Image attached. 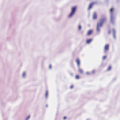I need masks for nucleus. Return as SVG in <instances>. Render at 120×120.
<instances>
[{
  "mask_svg": "<svg viewBox=\"0 0 120 120\" xmlns=\"http://www.w3.org/2000/svg\"><path fill=\"white\" fill-rule=\"evenodd\" d=\"M106 19L104 17L100 19V22H98L97 26V30L98 31H100V28L102 26L103 23L106 21Z\"/></svg>",
  "mask_w": 120,
  "mask_h": 120,
  "instance_id": "nucleus-1",
  "label": "nucleus"
},
{
  "mask_svg": "<svg viewBox=\"0 0 120 120\" xmlns=\"http://www.w3.org/2000/svg\"><path fill=\"white\" fill-rule=\"evenodd\" d=\"M76 6L73 7L72 8L71 12L68 16V17L71 18L73 16L76 11Z\"/></svg>",
  "mask_w": 120,
  "mask_h": 120,
  "instance_id": "nucleus-2",
  "label": "nucleus"
},
{
  "mask_svg": "<svg viewBox=\"0 0 120 120\" xmlns=\"http://www.w3.org/2000/svg\"><path fill=\"white\" fill-rule=\"evenodd\" d=\"M113 8H111L110 10V13L111 15L110 20L112 22L114 19V17L113 15Z\"/></svg>",
  "mask_w": 120,
  "mask_h": 120,
  "instance_id": "nucleus-3",
  "label": "nucleus"
},
{
  "mask_svg": "<svg viewBox=\"0 0 120 120\" xmlns=\"http://www.w3.org/2000/svg\"><path fill=\"white\" fill-rule=\"evenodd\" d=\"M109 45L108 44H106L104 47V51L105 52H106L107 51L109 48Z\"/></svg>",
  "mask_w": 120,
  "mask_h": 120,
  "instance_id": "nucleus-4",
  "label": "nucleus"
},
{
  "mask_svg": "<svg viewBox=\"0 0 120 120\" xmlns=\"http://www.w3.org/2000/svg\"><path fill=\"white\" fill-rule=\"evenodd\" d=\"M95 2H92L90 4L88 7V9L89 10L91 8L92 6L93 5H94L95 4Z\"/></svg>",
  "mask_w": 120,
  "mask_h": 120,
  "instance_id": "nucleus-5",
  "label": "nucleus"
},
{
  "mask_svg": "<svg viewBox=\"0 0 120 120\" xmlns=\"http://www.w3.org/2000/svg\"><path fill=\"white\" fill-rule=\"evenodd\" d=\"M93 32L92 30H89L87 33V35H91Z\"/></svg>",
  "mask_w": 120,
  "mask_h": 120,
  "instance_id": "nucleus-6",
  "label": "nucleus"
},
{
  "mask_svg": "<svg viewBox=\"0 0 120 120\" xmlns=\"http://www.w3.org/2000/svg\"><path fill=\"white\" fill-rule=\"evenodd\" d=\"M97 18V15L96 13H94L93 14V19H95Z\"/></svg>",
  "mask_w": 120,
  "mask_h": 120,
  "instance_id": "nucleus-7",
  "label": "nucleus"
},
{
  "mask_svg": "<svg viewBox=\"0 0 120 120\" xmlns=\"http://www.w3.org/2000/svg\"><path fill=\"white\" fill-rule=\"evenodd\" d=\"M76 61L77 64L78 66H79L80 65V60L79 59H77L76 60Z\"/></svg>",
  "mask_w": 120,
  "mask_h": 120,
  "instance_id": "nucleus-8",
  "label": "nucleus"
},
{
  "mask_svg": "<svg viewBox=\"0 0 120 120\" xmlns=\"http://www.w3.org/2000/svg\"><path fill=\"white\" fill-rule=\"evenodd\" d=\"M92 39H90L87 40L86 41V43L87 44L90 43L92 41Z\"/></svg>",
  "mask_w": 120,
  "mask_h": 120,
  "instance_id": "nucleus-9",
  "label": "nucleus"
},
{
  "mask_svg": "<svg viewBox=\"0 0 120 120\" xmlns=\"http://www.w3.org/2000/svg\"><path fill=\"white\" fill-rule=\"evenodd\" d=\"M79 72L80 74H82L83 73V71L81 69H79Z\"/></svg>",
  "mask_w": 120,
  "mask_h": 120,
  "instance_id": "nucleus-10",
  "label": "nucleus"
},
{
  "mask_svg": "<svg viewBox=\"0 0 120 120\" xmlns=\"http://www.w3.org/2000/svg\"><path fill=\"white\" fill-rule=\"evenodd\" d=\"M48 92L47 91H46V92L45 97L47 98L48 96Z\"/></svg>",
  "mask_w": 120,
  "mask_h": 120,
  "instance_id": "nucleus-11",
  "label": "nucleus"
},
{
  "mask_svg": "<svg viewBox=\"0 0 120 120\" xmlns=\"http://www.w3.org/2000/svg\"><path fill=\"white\" fill-rule=\"evenodd\" d=\"M75 78L76 79H78L79 78V75H77L75 76Z\"/></svg>",
  "mask_w": 120,
  "mask_h": 120,
  "instance_id": "nucleus-12",
  "label": "nucleus"
},
{
  "mask_svg": "<svg viewBox=\"0 0 120 120\" xmlns=\"http://www.w3.org/2000/svg\"><path fill=\"white\" fill-rule=\"evenodd\" d=\"M111 67L110 66H109V67L108 68L107 70L108 71H109L111 69Z\"/></svg>",
  "mask_w": 120,
  "mask_h": 120,
  "instance_id": "nucleus-13",
  "label": "nucleus"
},
{
  "mask_svg": "<svg viewBox=\"0 0 120 120\" xmlns=\"http://www.w3.org/2000/svg\"><path fill=\"white\" fill-rule=\"evenodd\" d=\"M106 58V56H103L102 57L103 59V60H105Z\"/></svg>",
  "mask_w": 120,
  "mask_h": 120,
  "instance_id": "nucleus-14",
  "label": "nucleus"
},
{
  "mask_svg": "<svg viewBox=\"0 0 120 120\" xmlns=\"http://www.w3.org/2000/svg\"><path fill=\"white\" fill-rule=\"evenodd\" d=\"M81 29V26L80 25H79L78 26V29L79 30H80Z\"/></svg>",
  "mask_w": 120,
  "mask_h": 120,
  "instance_id": "nucleus-15",
  "label": "nucleus"
},
{
  "mask_svg": "<svg viewBox=\"0 0 120 120\" xmlns=\"http://www.w3.org/2000/svg\"><path fill=\"white\" fill-rule=\"evenodd\" d=\"M73 85H71L70 87V88L71 89H72V88H73Z\"/></svg>",
  "mask_w": 120,
  "mask_h": 120,
  "instance_id": "nucleus-16",
  "label": "nucleus"
},
{
  "mask_svg": "<svg viewBox=\"0 0 120 120\" xmlns=\"http://www.w3.org/2000/svg\"><path fill=\"white\" fill-rule=\"evenodd\" d=\"M30 117V116H28L26 119V120H27Z\"/></svg>",
  "mask_w": 120,
  "mask_h": 120,
  "instance_id": "nucleus-17",
  "label": "nucleus"
},
{
  "mask_svg": "<svg viewBox=\"0 0 120 120\" xmlns=\"http://www.w3.org/2000/svg\"><path fill=\"white\" fill-rule=\"evenodd\" d=\"M25 73H24L23 74V77H24L25 76Z\"/></svg>",
  "mask_w": 120,
  "mask_h": 120,
  "instance_id": "nucleus-18",
  "label": "nucleus"
},
{
  "mask_svg": "<svg viewBox=\"0 0 120 120\" xmlns=\"http://www.w3.org/2000/svg\"><path fill=\"white\" fill-rule=\"evenodd\" d=\"M49 68L51 69V65H50L49 67Z\"/></svg>",
  "mask_w": 120,
  "mask_h": 120,
  "instance_id": "nucleus-19",
  "label": "nucleus"
},
{
  "mask_svg": "<svg viewBox=\"0 0 120 120\" xmlns=\"http://www.w3.org/2000/svg\"><path fill=\"white\" fill-rule=\"evenodd\" d=\"M86 74L87 75H89L90 74V73L88 72H87L86 73Z\"/></svg>",
  "mask_w": 120,
  "mask_h": 120,
  "instance_id": "nucleus-20",
  "label": "nucleus"
},
{
  "mask_svg": "<svg viewBox=\"0 0 120 120\" xmlns=\"http://www.w3.org/2000/svg\"><path fill=\"white\" fill-rule=\"evenodd\" d=\"M66 118V117H63V119H65Z\"/></svg>",
  "mask_w": 120,
  "mask_h": 120,
  "instance_id": "nucleus-21",
  "label": "nucleus"
},
{
  "mask_svg": "<svg viewBox=\"0 0 120 120\" xmlns=\"http://www.w3.org/2000/svg\"><path fill=\"white\" fill-rule=\"evenodd\" d=\"M46 106L47 107V105H46Z\"/></svg>",
  "mask_w": 120,
  "mask_h": 120,
  "instance_id": "nucleus-22",
  "label": "nucleus"
}]
</instances>
